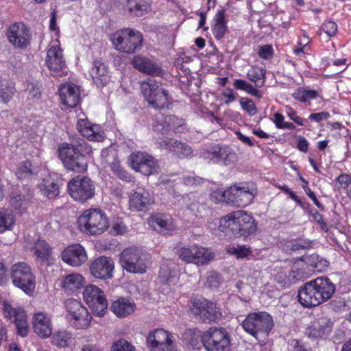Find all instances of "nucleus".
<instances>
[{
    "label": "nucleus",
    "instance_id": "22",
    "mask_svg": "<svg viewBox=\"0 0 351 351\" xmlns=\"http://www.w3.org/2000/svg\"><path fill=\"white\" fill-rule=\"evenodd\" d=\"M154 202L149 193L144 188L138 187L130 195V206L138 211L145 210Z\"/></svg>",
    "mask_w": 351,
    "mask_h": 351
},
{
    "label": "nucleus",
    "instance_id": "18",
    "mask_svg": "<svg viewBox=\"0 0 351 351\" xmlns=\"http://www.w3.org/2000/svg\"><path fill=\"white\" fill-rule=\"evenodd\" d=\"M62 261L73 267H79L88 259L86 252L80 244L75 243L66 247L62 252Z\"/></svg>",
    "mask_w": 351,
    "mask_h": 351
},
{
    "label": "nucleus",
    "instance_id": "51",
    "mask_svg": "<svg viewBox=\"0 0 351 351\" xmlns=\"http://www.w3.org/2000/svg\"><path fill=\"white\" fill-rule=\"evenodd\" d=\"M14 93V88L12 86L1 84L0 87V101L3 103L8 102Z\"/></svg>",
    "mask_w": 351,
    "mask_h": 351
},
{
    "label": "nucleus",
    "instance_id": "17",
    "mask_svg": "<svg viewBox=\"0 0 351 351\" xmlns=\"http://www.w3.org/2000/svg\"><path fill=\"white\" fill-rule=\"evenodd\" d=\"M224 225L220 224L219 230L228 233V229L235 236L247 237L254 233L257 228L255 221H223Z\"/></svg>",
    "mask_w": 351,
    "mask_h": 351
},
{
    "label": "nucleus",
    "instance_id": "26",
    "mask_svg": "<svg viewBox=\"0 0 351 351\" xmlns=\"http://www.w3.org/2000/svg\"><path fill=\"white\" fill-rule=\"evenodd\" d=\"M160 145L169 149L170 152H173L179 158H191L193 150L186 143H182L178 140H165L160 143Z\"/></svg>",
    "mask_w": 351,
    "mask_h": 351
},
{
    "label": "nucleus",
    "instance_id": "20",
    "mask_svg": "<svg viewBox=\"0 0 351 351\" xmlns=\"http://www.w3.org/2000/svg\"><path fill=\"white\" fill-rule=\"evenodd\" d=\"M133 66L139 71L152 76H162L164 70L147 57L136 56L132 60Z\"/></svg>",
    "mask_w": 351,
    "mask_h": 351
},
{
    "label": "nucleus",
    "instance_id": "34",
    "mask_svg": "<svg viewBox=\"0 0 351 351\" xmlns=\"http://www.w3.org/2000/svg\"><path fill=\"white\" fill-rule=\"evenodd\" d=\"M214 21L215 23L213 28V34L215 37L219 40L224 36L227 31V26L225 22V10H219L215 16Z\"/></svg>",
    "mask_w": 351,
    "mask_h": 351
},
{
    "label": "nucleus",
    "instance_id": "33",
    "mask_svg": "<svg viewBox=\"0 0 351 351\" xmlns=\"http://www.w3.org/2000/svg\"><path fill=\"white\" fill-rule=\"evenodd\" d=\"M84 278L79 274H71L67 275L62 282V287L68 293H73L83 285Z\"/></svg>",
    "mask_w": 351,
    "mask_h": 351
},
{
    "label": "nucleus",
    "instance_id": "30",
    "mask_svg": "<svg viewBox=\"0 0 351 351\" xmlns=\"http://www.w3.org/2000/svg\"><path fill=\"white\" fill-rule=\"evenodd\" d=\"M71 326L76 329H85L90 325L91 316L84 307L73 316L67 317Z\"/></svg>",
    "mask_w": 351,
    "mask_h": 351
},
{
    "label": "nucleus",
    "instance_id": "44",
    "mask_svg": "<svg viewBox=\"0 0 351 351\" xmlns=\"http://www.w3.org/2000/svg\"><path fill=\"white\" fill-rule=\"evenodd\" d=\"M317 96V93L313 90H306L304 88H298L292 94V97L301 102H306L310 99H315Z\"/></svg>",
    "mask_w": 351,
    "mask_h": 351
},
{
    "label": "nucleus",
    "instance_id": "37",
    "mask_svg": "<svg viewBox=\"0 0 351 351\" xmlns=\"http://www.w3.org/2000/svg\"><path fill=\"white\" fill-rule=\"evenodd\" d=\"M193 263L197 265L207 264L214 258V254L208 252V250L203 247H195Z\"/></svg>",
    "mask_w": 351,
    "mask_h": 351
},
{
    "label": "nucleus",
    "instance_id": "64",
    "mask_svg": "<svg viewBox=\"0 0 351 351\" xmlns=\"http://www.w3.org/2000/svg\"><path fill=\"white\" fill-rule=\"evenodd\" d=\"M222 96L226 98L224 100V103L226 104H229L230 103L234 101L237 98L235 94L233 93V90L230 88H226L223 91Z\"/></svg>",
    "mask_w": 351,
    "mask_h": 351
},
{
    "label": "nucleus",
    "instance_id": "60",
    "mask_svg": "<svg viewBox=\"0 0 351 351\" xmlns=\"http://www.w3.org/2000/svg\"><path fill=\"white\" fill-rule=\"evenodd\" d=\"M287 114L291 120L299 125H304L306 122V119L298 117L295 110L291 107L287 108Z\"/></svg>",
    "mask_w": 351,
    "mask_h": 351
},
{
    "label": "nucleus",
    "instance_id": "23",
    "mask_svg": "<svg viewBox=\"0 0 351 351\" xmlns=\"http://www.w3.org/2000/svg\"><path fill=\"white\" fill-rule=\"evenodd\" d=\"M59 95L62 104L68 108H75L80 102L79 89L73 84L62 85L59 89Z\"/></svg>",
    "mask_w": 351,
    "mask_h": 351
},
{
    "label": "nucleus",
    "instance_id": "62",
    "mask_svg": "<svg viewBox=\"0 0 351 351\" xmlns=\"http://www.w3.org/2000/svg\"><path fill=\"white\" fill-rule=\"evenodd\" d=\"M128 231V227L123 223L122 221L117 222L113 224L110 233L114 234H122Z\"/></svg>",
    "mask_w": 351,
    "mask_h": 351
},
{
    "label": "nucleus",
    "instance_id": "61",
    "mask_svg": "<svg viewBox=\"0 0 351 351\" xmlns=\"http://www.w3.org/2000/svg\"><path fill=\"white\" fill-rule=\"evenodd\" d=\"M258 53L261 58L269 59L273 55V49L271 45H265L259 48Z\"/></svg>",
    "mask_w": 351,
    "mask_h": 351
},
{
    "label": "nucleus",
    "instance_id": "14",
    "mask_svg": "<svg viewBox=\"0 0 351 351\" xmlns=\"http://www.w3.org/2000/svg\"><path fill=\"white\" fill-rule=\"evenodd\" d=\"M131 167L136 171L149 176L158 170L157 161L153 156L145 152L132 153L129 158Z\"/></svg>",
    "mask_w": 351,
    "mask_h": 351
},
{
    "label": "nucleus",
    "instance_id": "54",
    "mask_svg": "<svg viewBox=\"0 0 351 351\" xmlns=\"http://www.w3.org/2000/svg\"><path fill=\"white\" fill-rule=\"evenodd\" d=\"M10 204L13 207H14L16 213H21V210L18 211V210L20 208H24V206L26 205L25 195L22 194H18L14 196H12L10 199Z\"/></svg>",
    "mask_w": 351,
    "mask_h": 351
},
{
    "label": "nucleus",
    "instance_id": "21",
    "mask_svg": "<svg viewBox=\"0 0 351 351\" xmlns=\"http://www.w3.org/2000/svg\"><path fill=\"white\" fill-rule=\"evenodd\" d=\"M4 312L7 317L13 318L17 328L18 334L21 337H25L28 333V325L26 319L25 312L21 308H14L10 305L4 306Z\"/></svg>",
    "mask_w": 351,
    "mask_h": 351
},
{
    "label": "nucleus",
    "instance_id": "45",
    "mask_svg": "<svg viewBox=\"0 0 351 351\" xmlns=\"http://www.w3.org/2000/svg\"><path fill=\"white\" fill-rule=\"evenodd\" d=\"M93 313L96 316H103L108 307L107 300L105 297L88 304Z\"/></svg>",
    "mask_w": 351,
    "mask_h": 351
},
{
    "label": "nucleus",
    "instance_id": "55",
    "mask_svg": "<svg viewBox=\"0 0 351 351\" xmlns=\"http://www.w3.org/2000/svg\"><path fill=\"white\" fill-rule=\"evenodd\" d=\"M99 126L98 125L91 124L89 129L84 130V136L87 137L90 141H99L101 137L98 131Z\"/></svg>",
    "mask_w": 351,
    "mask_h": 351
},
{
    "label": "nucleus",
    "instance_id": "32",
    "mask_svg": "<svg viewBox=\"0 0 351 351\" xmlns=\"http://www.w3.org/2000/svg\"><path fill=\"white\" fill-rule=\"evenodd\" d=\"M149 228L159 234H172L178 230L174 221H147Z\"/></svg>",
    "mask_w": 351,
    "mask_h": 351
},
{
    "label": "nucleus",
    "instance_id": "10",
    "mask_svg": "<svg viewBox=\"0 0 351 351\" xmlns=\"http://www.w3.org/2000/svg\"><path fill=\"white\" fill-rule=\"evenodd\" d=\"M68 191L73 199L85 202L94 197L95 185L89 178L77 176L69 182Z\"/></svg>",
    "mask_w": 351,
    "mask_h": 351
},
{
    "label": "nucleus",
    "instance_id": "28",
    "mask_svg": "<svg viewBox=\"0 0 351 351\" xmlns=\"http://www.w3.org/2000/svg\"><path fill=\"white\" fill-rule=\"evenodd\" d=\"M110 309L118 317H125L134 312L136 304L127 298H120L112 302Z\"/></svg>",
    "mask_w": 351,
    "mask_h": 351
},
{
    "label": "nucleus",
    "instance_id": "35",
    "mask_svg": "<svg viewBox=\"0 0 351 351\" xmlns=\"http://www.w3.org/2000/svg\"><path fill=\"white\" fill-rule=\"evenodd\" d=\"M72 341V334L67 330H59L52 336V343L58 348L69 346Z\"/></svg>",
    "mask_w": 351,
    "mask_h": 351
},
{
    "label": "nucleus",
    "instance_id": "16",
    "mask_svg": "<svg viewBox=\"0 0 351 351\" xmlns=\"http://www.w3.org/2000/svg\"><path fill=\"white\" fill-rule=\"evenodd\" d=\"M224 201L238 207L248 205L253 199L254 195L249 190L232 186L223 193Z\"/></svg>",
    "mask_w": 351,
    "mask_h": 351
},
{
    "label": "nucleus",
    "instance_id": "39",
    "mask_svg": "<svg viewBox=\"0 0 351 351\" xmlns=\"http://www.w3.org/2000/svg\"><path fill=\"white\" fill-rule=\"evenodd\" d=\"M83 296L86 303L88 304L95 300L104 297V291L98 287L94 285L86 286L84 292Z\"/></svg>",
    "mask_w": 351,
    "mask_h": 351
},
{
    "label": "nucleus",
    "instance_id": "4",
    "mask_svg": "<svg viewBox=\"0 0 351 351\" xmlns=\"http://www.w3.org/2000/svg\"><path fill=\"white\" fill-rule=\"evenodd\" d=\"M143 35L138 30L123 28L115 32L111 37L114 47L119 51L134 53L143 46Z\"/></svg>",
    "mask_w": 351,
    "mask_h": 351
},
{
    "label": "nucleus",
    "instance_id": "41",
    "mask_svg": "<svg viewBox=\"0 0 351 351\" xmlns=\"http://www.w3.org/2000/svg\"><path fill=\"white\" fill-rule=\"evenodd\" d=\"M42 193L49 199H53L58 195L59 186L53 181L44 180L40 185Z\"/></svg>",
    "mask_w": 351,
    "mask_h": 351
},
{
    "label": "nucleus",
    "instance_id": "27",
    "mask_svg": "<svg viewBox=\"0 0 351 351\" xmlns=\"http://www.w3.org/2000/svg\"><path fill=\"white\" fill-rule=\"evenodd\" d=\"M90 75L98 87H104L110 82V75L106 66L101 60L93 62Z\"/></svg>",
    "mask_w": 351,
    "mask_h": 351
},
{
    "label": "nucleus",
    "instance_id": "46",
    "mask_svg": "<svg viewBox=\"0 0 351 351\" xmlns=\"http://www.w3.org/2000/svg\"><path fill=\"white\" fill-rule=\"evenodd\" d=\"M105 217V213L99 208H91L84 210L78 219H102Z\"/></svg>",
    "mask_w": 351,
    "mask_h": 351
},
{
    "label": "nucleus",
    "instance_id": "63",
    "mask_svg": "<svg viewBox=\"0 0 351 351\" xmlns=\"http://www.w3.org/2000/svg\"><path fill=\"white\" fill-rule=\"evenodd\" d=\"M330 117L328 112H321L317 113H312L309 116V119L316 122H320L323 120H326Z\"/></svg>",
    "mask_w": 351,
    "mask_h": 351
},
{
    "label": "nucleus",
    "instance_id": "49",
    "mask_svg": "<svg viewBox=\"0 0 351 351\" xmlns=\"http://www.w3.org/2000/svg\"><path fill=\"white\" fill-rule=\"evenodd\" d=\"M65 306L68 312L67 317H71L79 312L81 309L84 308L81 302L75 299H69L66 300Z\"/></svg>",
    "mask_w": 351,
    "mask_h": 351
},
{
    "label": "nucleus",
    "instance_id": "2",
    "mask_svg": "<svg viewBox=\"0 0 351 351\" xmlns=\"http://www.w3.org/2000/svg\"><path fill=\"white\" fill-rule=\"evenodd\" d=\"M58 151L59 158L67 170L77 173L86 171L88 163L87 156L92 150L84 140L77 144L64 143L60 145Z\"/></svg>",
    "mask_w": 351,
    "mask_h": 351
},
{
    "label": "nucleus",
    "instance_id": "19",
    "mask_svg": "<svg viewBox=\"0 0 351 351\" xmlns=\"http://www.w3.org/2000/svg\"><path fill=\"white\" fill-rule=\"evenodd\" d=\"M46 64L51 71L62 76L66 73L65 61L59 47H51L47 53Z\"/></svg>",
    "mask_w": 351,
    "mask_h": 351
},
{
    "label": "nucleus",
    "instance_id": "42",
    "mask_svg": "<svg viewBox=\"0 0 351 351\" xmlns=\"http://www.w3.org/2000/svg\"><path fill=\"white\" fill-rule=\"evenodd\" d=\"M184 339L193 348H197L200 343H202L203 333L199 330L195 331L192 329H189L184 332Z\"/></svg>",
    "mask_w": 351,
    "mask_h": 351
},
{
    "label": "nucleus",
    "instance_id": "59",
    "mask_svg": "<svg viewBox=\"0 0 351 351\" xmlns=\"http://www.w3.org/2000/svg\"><path fill=\"white\" fill-rule=\"evenodd\" d=\"M323 30L329 37H332L337 33V25L334 21H327L323 25Z\"/></svg>",
    "mask_w": 351,
    "mask_h": 351
},
{
    "label": "nucleus",
    "instance_id": "47",
    "mask_svg": "<svg viewBox=\"0 0 351 351\" xmlns=\"http://www.w3.org/2000/svg\"><path fill=\"white\" fill-rule=\"evenodd\" d=\"M110 351H136L134 346L123 338L112 343Z\"/></svg>",
    "mask_w": 351,
    "mask_h": 351
},
{
    "label": "nucleus",
    "instance_id": "1",
    "mask_svg": "<svg viewBox=\"0 0 351 351\" xmlns=\"http://www.w3.org/2000/svg\"><path fill=\"white\" fill-rule=\"evenodd\" d=\"M335 285L328 277H318L306 282L298 290L299 303L306 308L317 306L332 298Z\"/></svg>",
    "mask_w": 351,
    "mask_h": 351
},
{
    "label": "nucleus",
    "instance_id": "53",
    "mask_svg": "<svg viewBox=\"0 0 351 351\" xmlns=\"http://www.w3.org/2000/svg\"><path fill=\"white\" fill-rule=\"evenodd\" d=\"M195 247H182L179 252V258L186 263H193Z\"/></svg>",
    "mask_w": 351,
    "mask_h": 351
},
{
    "label": "nucleus",
    "instance_id": "5",
    "mask_svg": "<svg viewBox=\"0 0 351 351\" xmlns=\"http://www.w3.org/2000/svg\"><path fill=\"white\" fill-rule=\"evenodd\" d=\"M141 90L144 98L152 108L161 109L168 106L169 93L160 82L148 79L141 82Z\"/></svg>",
    "mask_w": 351,
    "mask_h": 351
},
{
    "label": "nucleus",
    "instance_id": "36",
    "mask_svg": "<svg viewBox=\"0 0 351 351\" xmlns=\"http://www.w3.org/2000/svg\"><path fill=\"white\" fill-rule=\"evenodd\" d=\"M108 221H86L84 232L90 234H101L109 228Z\"/></svg>",
    "mask_w": 351,
    "mask_h": 351
},
{
    "label": "nucleus",
    "instance_id": "56",
    "mask_svg": "<svg viewBox=\"0 0 351 351\" xmlns=\"http://www.w3.org/2000/svg\"><path fill=\"white\" fill-rule=\"evenodd\" d=\"M337 189H346L351 184V177L346 173H342L336 178Z\"/></svg>",
    "mask_w": 351,
    "mask_h": 351
},
{
    "label": "nucleus",
    "instance_id": "6",
    "mask_svg": "<svg viewBox=\"0 0 351 351\" xmlns=\"http://www.w3.org/2000/svg\"><path fill=\"white\" fill-rule=\"evenodd\" d=\"M202 345L207 351H229L230 336L222 327H212L203 333Z\"/></svg>",
    "mask_w": 351,
    "mask_h": 351
},
{
    "label": "nucleus",
    "instance_id": "43",
    "mask_svg": "<svg viewBox=\"0 0 351 351\" xmlns=\"http://www.w3.org/2000/svg\"><path fill=\"white\" fill-rule=\"evenodd\" d=\"M36 173V169L33 167L32 163L26 160L20 164L16 176L19 179L29 178Z\"/></svg>",
    "mask_w": 351,
    "mask_h": 351
},
{
    "label": "nucleus",
    "instance_id": "11",
    "mask_svg": "<svg viewBox=\"0 0 351 351\" xmlns=\"http://www.w3.org/2000/svg\"><path fill=\"white\" fill-rule=\"evenodd\" d=\"M201 156L213 163L225 166L232 165L238 161L237 154L230 147L216 145L201 152Z\"/></svg>",
    "mask_w": 351,
    "mask_h": 351
},
{
    "label": "nucleus",
    "instance_id": "57",
    "mask_svg": "<svg viewBox=\"0 0 351 351\" xmlns=\"http://www.w3.org/2000/svg\"><path fill=\"white\" fill-rule=\"evenodd\" d=\"M245 216H247L249 218H252V216L248 215L244 210L239 209L227 214L226 216L221 217V219H245Z\"/></svg>",
    "mask_w": 351,
    "mask_h": 351
},
{
    "label": "nucleus",
    "instance_id": "13",
    "mask_svg": "<svg viewBox=\"0 0 351 351\" xmlns=\"http://www.w3.org/2000/svg\"><path fill=\"white\" fill-rule=\"evenodd\" d=\"M150 351H176V346L169 332L158 328L150 331L147 337Z\"/></svg>",
    "mask_w": 351,
    "mask_h": 351
},
{
    "label": "nucleus",
    "instance_id": "7",
    "mask_svg": "<svg viewBox=\"0 0 351 351\" xmlns=\"http://www.w3.org/2000/svg\"><path fill=\"white\" fill-rule=\"evenodd\" d=\"M191 311L196 319L206 324L216 323L223 317L219 305L206 299L194 300Z\"/></svg>",
    "mask_w": 351,
    "mask_h": 351
},
{
    "label": "nucleus",
    "instance_id": "15",
    "mask_svg": "<svg viewBox=\"0 0 351 351\" xmlns=\"http://www.w3.org/2000/svg\"><path fill=\"white\" fill-rule=\"evenodd\" d=\"M114 263L110 257L101 256L90 265L91 275L97 279L108 280L113 277Z\"/></svg>",
    "mask_w": 351,
    "mask_h": 351
},
{
    "label": "nucleus",
    "instance_id": "8",
    "mask_svg": "<svg viewBox=\"0 0 351 351\" xmlns=\"http://www.w3.org/2000/svg\"><path fill=\"white\" fill-rule=\"evenodd\" d=\"M13 285L27 294L32 293L35 288V276L32 267L25 262H19L11 267Z\"/></svg>",
    "mask_w": 351,
    "mask_h": 351
},
{
    "label": "nucleus",
    "instance_id": "12",
    "mask_svg": "<svg viewBox=\"0 0 351 351\" xmlns=\"http://www.w3.org/2000/svg\"><path fill=\"white\" fill-rule=\"evenodd\" d=\"M9 43L17 49H25L30 45L32 34L29 29L23 23L11 24L6 30Z\"/></svg>",
    "mask_w": 351,
    "mask_h": 351
},
{
    "label": "nucleus",
    "instance_id": "38",
    "mask_svg": "<svg viewBox=\"0 0 351 351\" xmlns=\"http://www.w3.org/2000/svg\"><path fill=\"white\" fill-rule=\"evenodd\" d=\"M266 71L258 66H252L247 73V78L255 83L257 87H262L265 84Z\"/></svg>",
    "mask_w": 351,
    "mask_h": 351
},
{
    "label": "nucleus",
    "instance_id": "25",
    "mask_svg": "<svg viewBox=\"0 0 351 351\" xmlns=\"http://www.w3.org/2000/svg\"><path fill=\"white\" fill-rule=\"evenodd\" d=\"M332 326V322L326 317H321L311 323L306 329V333L312 338L321 337L330 332Z\"/></svg>",
    "mask_w": 351,
    "mask_h": 351
},
{
    "label": "nucleus",
    "instance_id": "9",
    "mask_svg": "<svg viewBox=\"0 0 351 351\" xmlns=\"http://www.w3.org/2000/svg\"><path fill=\"white\" fill-rule=\"evenodd\" d=\"M120 264L123 270L133 274H143L146 271L143 250L138 247H130L123 250L120 255Z\"/></svg>",
    "mask_w": 351,
    "mask_h": 351
},
{
    "label": "nucleus",
    "instance_id": "3",
    "mask_svg": "<svg viewBox=\"0 0 351 351\" xmlns=\"http://www.w3.org/2000/svg\"><path fill=\"white\" fill-rule=\"evenodd\" d=\"M243 329L257 340L267 337L274 326L273 317L265 311L249 313L241 323Z\"/></svg>",
    "mask_w": 351,
    "mask_h": 351
},
{
    "label": "nucleus",
    "instance_id": "40",
    "mask_svg": "<svg viewBox=\"0 0 351 351\" xmlns=\"http://www.w3.org/2000/svg\"><path fill=\"white\" fill-rule=\"evenodd\" d=\"M148 8L145 0H128V10L136 16H142L147 12Z\"/></svg>",
    "mask_w": 351,
    "mask_h": 351
},
{
    "label": "nucleus",
    "instance_id": "29",
    "mask_svg": "<svg viewBox=\"0 0 351 351\" xmlns=\"http://www.w3.org/2000/svg\"><path fill=\"white\" fill-rule=\"evenodd\" d=\"M34 254L42 261H47L51 253L50 245L40 237L34 238L26 246Z\"/></svg>",
    "mask_w": 351,
    "mask_h": 351
},
{
    "label": "nucleus",
    "instance_id": "48",
    "mask_svg": "<svg viewBox=\"0 0 351 351\" xmlns=\"http://www.w3.org/2000/svg\"><path fill=\"white\" fill-rule=\"evenodd\" d=\"M230 254L236 256L238 258H245L252 253L249 247L245 245H237V247H230L228 250Z\"/></svg>",
    "mask_w": 351,
    "mask_h": 351
},
{
    "label": "nucleus",
    "instance_id": "52",
    "mask_svg": "<svg viewBox=\"0 0 351 351\" xmlns=\"http://www.w3.org/2000/svg\"><path fill=\"white\" fill-rule=\"evenodd\" d=\"M240 104L242 108L247 112L250 116H253L256 114L257 108L254 102L252 99L242 97L240 99Z\"/></svg>",
    "mask_w": 351,
    "mask_h": 351
},
{
    "label": "nucleus",
    "instance_id": "58",
    "mask_svg": "<svg viewBox=\"0 0 351 351\" xmlns=\"http://www.w3.org/2000/svg\"><path fill=\"white\" fill-rule=\"evenodd\" d=\"M309 42V38L304 34L302 36L299 37V40L298 41V45L301 46V48H294L293 52L295 54H300L301 53H304V49L306 47Z\"/></svg>",
    "mask_w": 351,
    "mask_h": 351
},
{
    "label": "nucleus",
    "instance_id": "50",
    "mask_svg": "<svg viewBox=\"0 0 351 351\" xmlns=\"http://www.w3.org/2000/svg\"><path fill=\"white\" fill-rule=\"evenodd\" d=\"M111 170L120 179L125 181H130V175L122 168L119 162H114L110 165Z\"/></svg>",
    "mask_w": 351,
    "mask_h": 351
},
{
    "label": "nucleus",
    "instance_id": "31",
    "mask_svg": "<svg viewBox=\"0 0 351 351\" xmlns=\"http://www.w3.org/2000/svg\"><path fill=\"white\" fill-rule=\"evenodd\" d=\"M311 245V241L304 239L284 240L280 243V247L286 253L308 249Z\"/></svg>",
    "mask_w": 351,
    "mask_h": 351
},
{
    "label": "nucleus",
    "instance_id": "24",
    "mask_svg": "<svg viewBox=\"0 0 351 351\" xmlns=\"http://www.w3.org/2000/svg\"><path fill=\"white\" fill-rule=\"evenodd\" d=\"M34 331L41 338H47L52 333L50 319L43 313H37L33 318Z\"/></svg>",
    "mask_w": 351,
    "mask_h": 351
}]
</instances>
